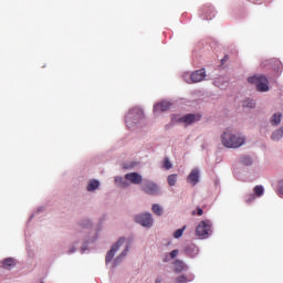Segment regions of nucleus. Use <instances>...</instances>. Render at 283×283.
<instances>
[{
  "instance_id": "obj_1",
  "label": "nucleus",
  "mask_w": 283,
  "mask_h": 283,
  "mask_svg": "<svg viewBox=\"0 0 283 283\" xmlns=\"http://www.w3.org/2000/svg\"><path fill=\"white\" fill-rule=\"evenodd\" d=\"M221 143L228 149H238L247 143V138L242 135L233 134L231 130H226L221 135Z\"/></svg>"
},
{
  "instance_id": "obj_2",
  "label": "nucleus",
  "mask_w": 283,
  "mask_h": 283,
  "mask_svg": "<svg viewBox=\"0 0 283 283\" xmlns=\"http://www.w3.org/2000/svg\"><path fill=\"white\" fill-rule=\"evenodd\" d=\"M248 82L256 86L258 92H269V78L264 75H254Z\"/></svg>"
},
{
  "instance_id": "obj_3",
  "label": "nucleus",
  "mask_w": 283,
  "mask_h": 283,
  "mask_svg": "<svg viewBox=\"0 0 283 283\" xmlns=\"http://www.w3.org/2000/svg\"><path fill=\"white\" fill-rule=\"evenodd\" d=\"M196 233L199 238L203 240L211 235V222L201 221L196 229Z\"/></svg>"
},
{
  "instance_id": "obj_4",
  "label": "nucleus",
  "mask_w": 283,
  "mask_h": 283,
  "mask_svg": "<svg viewBox=\"0 0 283 283\" xmlns=\"http://www.w3.org/2000/svg\"><path fill=\"white\" fill-rule=\"evenodd\" d=\"M135 222H137V224H142V227H146L147 229H151V227H154V218H151V213L136 216Z\"/></svg>"
},
{
  "instance_id": "obj_5",
  "label": "nucleus",
  "mask_w": 283,
  "mask_h": 283,
  "mask_svg": "<svg viewBox=\"0 0 283 283\" xmlns=\"http://www.w3.org/2000/svg\"><path fill=\"white\" fill-rule=\"evenodd\" d=\"M207 77V71L205 69L197 70L190 74V78L187 80V83H200L201 81H205Z\"/></svg>"
},
{
  "instance_id": "obj_6",
  "label": "nucleus",
  "mask_w": 283,
  "mask_h": 283,
  "mask_svg": "<svg viewBox=\"0 0 283 283\" xmlns=\"http://www.w3.org/2000/svg\"><path fill=\"white\" fill-rule=\"evenodd\" d=\"M125 244V238H120L113 247L112 249L107 252L106 254V264H109L112 260L114 259V255H116V251L120 249Z\"/></svg>"
},
{
  "instance_id": "obj_7",
  "label": "nucleus",
  "mask_w": 283,
  "mask_h": 283,
  "mask_svg": "<svg viewBox=\"0 0 283 283\" xmlns=\"http://www.w3.org/2000/svg\"><path fill=\"white\" fill-rule=\"evenodd\" d=\"M202 118L200 114H187L178 119L179 123H185V125H193V123H198Z\"/></svg>"
},
{
  "instance_id": "obj_8",
  "label": "nucleus",
  "mask_w": 283,
  "mask_h": 283,
  "mask_svg": "<svg viewBox=\"0 0 283 283\" xmlns=\"http://www.w3.org/2000/svg\"><path fill=\"white\" fill-rule=\"evenodd\" d=\"M142 190L145 193H148V196H156L158 193V185L151 182V181H145Z\"/></svg>"
},
{
  "instance_id": "obj_9",
  "label": "nucleus",
  "mask_w": 283,
  "mask_h": 283,
  "mask_svg": "<svg viewBox=\"0 0 283 283\" xmlns=\"http://www.w3.org/2000/svg\"><path fill=\"white\" fill-rule=\"evenodd\" d=\"M125 180H128L132 185H140L143 182V176L138 172H130L125 175Z\"/></svg>"
},
{
  "instance_id": "obj_10",
  "label": "nucleus",
  "mask_w": 283,
  "mask_h": 283,
  "mask_svg": "<svg viewBox=\"0 0 283 283\" xmlns=\"http://www.w3.org/2000/svg\"><path fill=\"white\" fill-rule=\"evenodd\" d=\"M199 180H200V170L193 169V170L189 174V176H188V178H187V181H188L190 185H192V187H196V185H198Z\"/></svg>"
},
{
  "instance_id": "obj_11",
  "label": "nucleus",
  "mask_w": 283,
  "mask_h": 283,
  "mask_svg": "<svg viewBox=\"0 0 283 283\" xmlns=\"http://www.w3.org/2000/svg\"><path fill=\"white\" fill-rule=\"evenodd\" d=\"M168 109H171V103L167 101L159 102L155 105L154 112H168Z\"/></svg>"
},
{
  "instance_id": "obj_12",
  "label": "nucleus",
  "mask_w": 283,
  "mask_h": 283,
  "mask_svg": "<svg viewBox=\"0 0 283 283\" xmlns=\"http://www.w3.org/2000/svg\"><path fill=\"white\" fill-rule=\"evenodd\" d=\"M201 12H202L203 14H206L207 21H211V19H213V15H211V14H213V8H212L211 6H205V7H202V8H201Z\"/></svg>"
},
{
  "instance_id": "obj_13",
  "label": "nucleus",
  "mask_w": 283,
  "mask_h": 283,
  "mask_svg": "<svg viewBox=\"0 0 283 283\" xmlns=\"http://www.w3.org/2000/svg\"><path fill=\"white\" fill-rule=\"evenodd\" d=\"M3 269H14L17 266V262H14V259L8 258L2 261Z\"/></svg>"
},
{
  "instance_id": "obj_14",
  "label": "nucleus",
  "mask_w": 283,
  "mask_h": 283,
  "mask_svg": "<svg viewBox=\"0 0 283 283\" xmlns=\"http://www.w3.org/2000/svg\"><path fill=\"white\" fill-rule=\"evenodd\" d=\"M281 123H282V113L273 114L271 118V125H273L274 127H277V125H280Z\"/></svg>"
},
{
  "instance_id": "obj_15",
  "label": "nucleus",
  "mask_w": 283,
  "mask_h": 283,
  "mask_svg": "<svg viewBox=\"0 0 283 283\" xmlns=\"http://www.w3.org/2000/svg\"><path fill=\"white\" fill-rule=\"evenodd\" d=\"M134 114H138V116H143V112L140 109H137V108L132 109L126 115V123H129V120H132V118H134Z\"/></svg>"
},
{
  "instance_id": "obj_16",
  "label": "nucleus",
  "mask_w": 283,
  "mask_h": 283,
  "mask_svg": "<svg viewBox=\"0 0 283 283\" xmlns=\"http://www.w3.org/2000/svg\"><path fill=\"white\" fill-rule=\"evenodd\" d=\"M99 186L101 184L98 180H91L87 185V191H95V189H98Z\"/></svg>"
},
{
  "instance_id": "obj_17",
  "label": "nucleus",
  "mask_w": 283,
  "mask_h": 283,
  "mask_svg": "<svg viewBox=\"0 0 283 283\" xmlns=\"http://www.w3.org/2000/svg\"><path fill=\"white\" fill-rule=\"evenodd\" d=\"M283 137V127L276 129L274 133H272L271 138L273 140H280V138Z\"/></svg>"
},
{
  "instance_id": "obj_18",
  "label": "nucleus",
  "mask_w": 283,
  "mask_h": 283,
  "mask_svg": "<svg viewBox=\"0 0 283 283\" xmlns=\"http://www.w3.org/2000/svg\"><path fill=\"white\" fill-rule=\"evenodd\" d=\"M253 191H254V196L256 198H261V196H264V187L263 186H255L253 188Z\"/></svg>"
},
{
  "instance_id": "obj_19",
  "label": "nucleus",
  "mask_w": 283,
  "mask_h": 283,
  "mask_svg": "<svg viewBox=\"0 0 283 283\" xmlns=\"http://www.w3.org/2000/svg\"><path fill=\"white\" fill-rule=\"evenodd\" d=\"M168 185L170 187H176V182H178V175L174 174V175H170L168 176Z\"/></svg>"
},
{
  "instance_id": "obj_20",
  "label": "nucleus",
  "mask_w": 283,
  "mask_h": 283,
  "mask_svg": "<svg viewBox=\"0 0 283 283\" xmlns=\"http://www.w3.org/2000/svg\"><path fill=\"white\" fill-rule=\"evenodd\" d=\"M151 210L155 216H163V208L160 207V205L154 203Z\"/></svg>"
},
{
  "instance_id": "obj_21",
  "label": "nucleus",
  "mask_w": 283,
  "mask_h": 283,
  "mask_svg": "<svg viewBox=\"0 0 283 283\" xmlns=\"http://www.w3.org/2000/svg\"><path fill=\"white\" fill-rule=\"evenodd\" d=\"M242 106L243 107H249L250 109H253V107H255V101H253V99H245L242 103Z\"/></svg>"
},
{
  "instance_id": "obj_22",
  "label": "nucleus",
  "mask_w": 283,
  "mask_h": 283,
  "mask_svg": "<svg viewBox=\"0 0 283 283\" xmlns=\"http://www.w3.org/2000/svg\"><path fill=\"white\" fill-rule=\"evenodd\" d=\"M116 185H118L119 187H129V184H127V181H124L123 177H117L115 179Z\"/></svg>"
},
{
  "instance_id": "obj_23",
  "label": "nucleus",
  "mask_w": 283,
  "mask_h": 283,
  "mask_svg": "<svg viewBox=\"0 0 283 283\" xmlns=\"http://www.w3.org/2000/svg\"><path fill=\"white\" fill-rule=\"evenodd\" d=\"M185 229H187V226H184L182 228L178 229L174 233V238H182V233H185Z\"/></svg>"
},
{
  "instance_id": "obj_24",
  "label": "nucleus",
  "mask_w": 283,
  "mask_h": 283,
  "mask_svg": "<svg viewBox=\"0 0 283 283\" xmlns=\"http://www.w3.org/2000/svg\"><path fill=\"white\" fill-rule=\"evenodd\" d=\"M242 163H243V165H245L247 167H249V165H252V164H253V159H251V157H249V156H244V157L242 158Z\"/></svg>"
},
{
  "instance_id": "obj_25",
  "label": "nucleus",
  "mask_w": 283,
  "mask_h": 283,
  "mask_svg": "<svg viewBox=\"0 0 283 283\" xmlns=\"http://www.w3.org/2000/svg\"><path fill=\"white\" fill-rule=\"evenodd\" d=\"M255 195H253V193H250V195H248L247 197H245V202H247V205H251V202H254V200H255Z\"/></svg>"
},
{
  "instance_id": "obj_26",
  "label": "nucleus",
  "mask_w": 283,
  "mask_h": 283,
  "mask_svg": "<svg viewBox=\"0 0 283 283\" xmlns=\"http://www.w3.org/2000/svg\"><path fill=\"white\" fill-rule=\"evenodd\" d=\"M171 167H174V165L171 164V161H169V158L166 157V158L164 159V168H166V169H171Z\"/></svg>"
},
{
  "instance_id": "obj_27",
  "label": "nucleus",
  "mask_w": 283,
  "mask_h": 283,
  "mask_svg": "<svg viewBox=\"0 0 283 283\" xmlns=\"http://www.w3.org/2000/svg\"><path fill=\"white\" fill-rule=\"evenodd\" d=\"M176 271H182V269H185V263H182L181 261H176Z\"/></svg>"
},
{
  "instance_id": "obj_28",
  "label": "nucleus",
  "mask_w": 283,
  "mask_h": 283,
  "mask_svg": "<svg viewBox=\"0 0 283 283\" xmlns=\"http://www.w3.org/2000/svg\"><path fill=\"white\" fill-rule=\"evenodd\" d=\"M175 282L176 283H187V276L180 275V276L176 277Z\"/></svg>"
},
{
  "instance_id": "obj_29",
  "label": "nucleus",
  "mask_w": 283,
  "mask_h": 283,
  "mask_svg": "<svg viewBox=\"0 0 283 283\" xmlns=\"http://www.w3.org/2000/svg\"><path fill=\"white\" fill-rule=\"evenodd\" d=\"M127 251H129V247H126V249L122 252V254L116 259V262H118L120 258H125V255H127Z\"/></svg>"
},
{
  "instance_id": "obj_30",
  "label": "nucleus",
  "mask_w": 283,
  "mask_h": 283,
  "mask_svg": "<svg viewBox=\"0 0 283 283\" xmlns=\"http://www.w3.org/2000/svg\"><path fill=\"white\" fill-rule=\"evenodd\" d=\"M279 196H283V180H281L279 182V191H277Z\"/></svg>"
},
{
  "instance_id": "obj_31",
  "label": "nucleus",
  "mask_w": 283,
  "mask_h": 283,
  "mask_svg": "<svg viewBox=\"0 0 283 283\" xmlns=\"http://www.w3.org/2000/svg\"><path fill=\"white\" fill-rule=\"evenodd\" d=\"M170 258H171V260H175V258H178V250H172L170 252Z\"/></svg>"
},
{
  "instance_id": "obj_32",
  "label": "nucleus",
  "mask_w": 283,
  "mask_h": 283,
  "mask_svg": "<svg viewBox=\"0 0 283 283\" xmlns=\"http://www.w3.org/2000/svg\"><path fill=\"white\" fill-rule=\"evenodd\" d=\"M229 61V55H224V57L221 60V64L224 65Z\"/></svg>"
},
{
  "instance_id": "obj_33",
  "label": "nucleus",
  "mask_w": 283,
  "mask_h": 283,
  "mask_svg": "<svg viewBox=\"0 0 283 283\" xmlns=\"http://www.w3.org/2000/svg\"><path fill=\"white\" fill-rule=\"evenodd\" d=\"M202 213H205L202 208H197V216H202Z\"/></svg>"
},
{
  "instance_id": "obj_34",
  "label": "nucleus",
  "mask_w": 283,
  "mask_h": 283,
  "mask_svg": "<svg viewBox=\"0 0 283 283\" xmlns=\"http://www.w3.org/2000/svg\"><path fill=\"white\" fill-rule=\"evenodd\" d=\"M160 282H163V279H161V277H157V279L155 280V283H160Z\"/></svg>"
},
{
  "instance_id": "obj_35",
  "label": "nucleus",
  "mask_w": 283,
  "mask_h": 283,
  "mask_svg": "<svg viewBox=\"0 0 283 283\" xmlns=\"http://www.w3.org/2000/svg\"><path fill=\"white\" fill-rule=\"evenodd\" d=\"M70 253H74V249L70 251Z\"/></svg>"
}]
</instances>
